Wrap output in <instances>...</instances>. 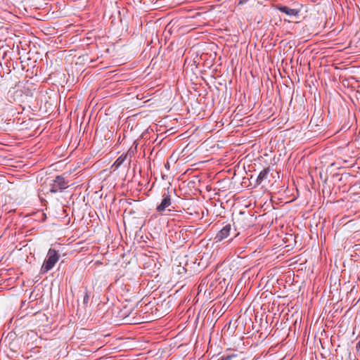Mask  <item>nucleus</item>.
Returning a JSON list of instances; mask_svg holds the SVG:
<instances>
[{
    "label": "nucleus",
    "instance_id": "1",
    "mask_svg": "<svg viewBox=\"0 0 360 360\" xmlns=\"http://www.w3.org/2000/svg\"><path fill=\"white\" fill-rule=\"evenodd\" d=\"M60 259V255L54 249L50 248L48 251L46 257L41 267L40 273L41 274H46L49 271L52 269L55 264Z\"/></svg>",
    "mask_w": 360,
    "mask_h": 360
},
{
    "label": "nucleus",
    "instance_id": "2",
    "mask_svg": "<svg viewBox=\"0 0 360 360\" xmlns=\"http://www.w3.org/2000/svg\"><path fill=\"white\" fill-rule=\"evenodd\" d=\"M68 186V182L61 176H57L50 184V188L46 192V194L55 193L58 191H62Z\"/></svg>",
    "mask_w": 360,
    "mask_h": 360
},
{
    "label": "nucleus",
    "instance_id": "3",
    "mask_svg": "<svg viewBox=\"0 0 360 360\" xmlns=\"http://www.w3.org/2000/svg\"><path fill=\"white\" fill-rule=\"evenodd\" d=\"M231 233H233L234 237H236L239 232H236V229H233L231 224H227L217 233L214 240L217 243L221 242Z\"/></svg>",
    "mask_w": 360,
    "mask_h": 360
},
{
    "label": "nucleus",
    "instance_id": "4",
    "mask_svg": "<svg viewBox=\"0 0 360 360\" xmlns=\"http://www.w3.org/2000/svg\"><path fill=\"white\" fill-rule=\"evenodd\" d=\"M172 204L171 196L169 194V192L164 193L162 195V200L161 203L157 207L156 210L159 212H164L166 208L169 207Z\"/></svg>",
    "mask_w": 360,
    "mask_h": 360
},
{
    "label": "nucleus",
    "instance_id": "5",
    "mask_svg": "<svg viewBox=\"0 0 360 360\" xmlns=\"http://www.w3.org/2000/svg\"><path fill=\"white\" fill-rule=\"evenodd\" d=\"M276 9H278V11H280L282 13H285L286 15H288L289 16H296L299 13L298 10L294 9V8H290L286 6L278 5V6H276Z\"/></svg>",
    "mask_w": 360,
    "mask_h": 360
},
{
    "label": "nucleus",
    "instance_id": "6",
    "mask_svg": "<svg viewBox=\"0 0 360 360\" xmlns=\"http://www.w3.org/2000/svg\"><path fill=\"white\" fill-rule=\"evenodd\" d=\"M270 172V168L267 167L262 171L260 172L259 174L257 179H256V184L257 185H260L262 182L267 178V176Z\"/></svg>",
    "mask_w": 360,
    "mask_h": 360
},
{
    "label": "nucleus",
    "instance_id": "7",
    "mask_svg": "<svg viewBox=\"0 0 360 360\" xmlns=\"http://www.w3.org/2000/svg\"><path fill=\"white\" fill-rule=\"evenodd\" d=\"M127 158V154L122 155L121 156H120L113 164V166L115 167V169L119 168L126 160Z\"/></svg>",
    "mask_w": 360,
    "mask_h": 360
},
{
    "label": "nucleus",
    "instance_id": "8",
    "mask_svg": "<svg viewBox=\"0 0 360 360\" xmlns=\"http://www.w3.org/2000/svg\"><path fill=\"white\" fill-rule=\"evenodd\" d=\"M233 355L222 356L218 360H231Z\"/></svg>",
    "mask_w": 360,
    "mask_h": 360
},
{
    "label": "nucleus",
    "instance_id": "9",
    "mask_svg": "<svg viewBox=\"0 0 360 360\" xmlns=\"http://www.w3.org/2000/svg\"><path fill=\"white\" fill-rule=\"evenodd\" d=\"M89 299V296L88 295V292H86L84 297V300H83V302L84 304L88 303Z\"/></svg>",
    "mask_w": 360,
    "mask_h": 360
},
{
    "label": "nucleus",
    "instance_id": "10",
    "mask_svg": "<svg viewBox=\"0 0 360 360\" xmlns=\"http://www.w3.org/2000/svg\"><path fill=\"white\" fill-rule=\"evenodd\" d=\"M356 350L359 352V354L360 356V340L356 343Z\"/></svg>",
    "mask_w": 360,
    "mask_h": 360
},
{
    "label": "nucleus",
    "instance_id": "11",
    "mask_svg": "<svg viewBox=\"0 0 360 360\" xmlns=\"http://www.w3.org/2000/svg\"><path fill=\"white\" fill-rule=\"evenodd\" d=\"M249 0H239L238 5H243L247 3Z\"/></svg>",
    "mask_w": 360,
    "mask_h": 360
}]
</instances>
